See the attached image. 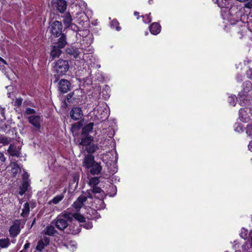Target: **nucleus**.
<instances>
[{
    "label": "nucleus",
    "mask_w": 252,
    "mask_h": 252,
    "mask_svg": "<svg viewBox=\"0 0 252 252\" xmlns=\"http://www.w3.org/2000/svg\"><path fill=\"white\" fill-rule=\"evenodd\" d=\"M245 7L248 8L252 9V0H250L249 2L245 4Z\"/></svg>",
    "instance_id": "79ce46f5"
},
{
    "label": "nucleus",
    "mask_w": 252,
    "mask_h": 252,
    "mask_svg": "<svg viewBox=\"0 0 252 252\" xmlns=\"http://www.w3.org/2000/svg\"><path fill=\"white\" fill-rule=\"evenodd\" d=\"M102 106H99L97 109L98 116L102 120L106 119L108 117L109 113L106 107H104L105 105L104 104H102Z\"/></svg>",
    "instance_id": "9d476101"
},
{
    "label": "nucleus",
    "mask_w": 252,
    "mask_h": 252,
    "mask_svg": "<svg viewBox=\"0 0 252 252\" xmlns=\"http://www.w3.org/2000/svg\"><path fill=\"white\" fill-rule=\"evenodd\" d=\"M99 201H101L102 203H103V201H102V200H100Z\"/></svg>",
    "instance_id": "052dcab7"
},
{
    "label": "nucleus",
    "mask_w": 252,
    "mask_h": 252,
    "mask_svg": "<svg viewBox=\"0 0 252 252\" xmlns=\"http://www.w3.org/2000/svg\"><path fill=\"white\" fill-rule=\"evenodd\" d=\"M0 114H1V115L4 117V118H5V117H4V110L2 109H0Z\"/></svg>",
    "instance_id": "8fccbe9b"
},
{
    "label": "nucleus",
    "mask_w": 252,
    "mask_h": 252,
    "mask_svg": "<svg viewBox=\"0 0 252 252\" xmlns=\"http://www.w3.org/2000/svg\"><path fill=\"white\" fill-rule=\"evenodd\" d=\"M44 231L45 234L50 236L53 235L57 232L54 227L52 225L47 226L44 229Z\"/></svg>",
    "instance_id": "5701e85b"
},
{
    "label": "nucleus",
    "mask_w": 252,
    "mask_h": 252,
    "mask_svg": "<svg viewBox=\"0 0 252 252\" xmlns=\"http://www.w3.org/2000/svg\"><path fill=\"white\" fill-rule=\"evenodd\" d=\"M246 133L249 136H252V125H249L246 128Z\"/></svg>",
    "instance_id": "58836bf2"
},
{
    "label": "nucleus",
    "mask_w": 252,
    "mask_h": 252,
    "mask_svg": "<svg viewBox=\"0 0 252 252\" xmlns=\"http://www.w3.org/2000/svg\"><path fill=\"white\" fill-rule=\"evenodd\" d=\"M30 212V205L29 203L26 202L24 204L23 208L22 209V212L21 214V215L23 217H27L28 216Z\"/></svg>",
    "instance_id": "a878e982"
},
{
    "label": "nucleus",
    "mask_w": 252,
    "mask_h": 252,
    "mask_svg": "<svg viewBox=\"0 0 252 252\" xmlns=\"http://www.w3.org/2000/svg\"><path fill=\"white\" fill-rule=\"evenodd\" d=\"M71 217L68 213H62L55 220L56 227L60 230H63L68 225V221H70Z\"/></svg>",
    "instance_id": "7ed1b4c3"
},
{
    "label": "nucleus",
    "mask_w": 252,
    "mask_h": 252,
    "mask_svg": "<svg viewBox=\"0 0 252 252\" xmlns=\"http://www.w3.org/2000/svg\"><path fill=\"white\" fill-rule=\"evenodd\" d=\"M248 148L249 150L252 152V140L250 141L248 146Z\"/></svg>",
    "instance_id": "de8ad7c7"
},
{
    "label": "nucleus",
    "mask_w": 252,
    "mask_h": 252,
    "mask_svg": "<svg viewBox=\"0 0 252 252\" xmlns=\"http://www.w3.org/2000/svg\"><path fill=\"white\" fill-rule=\"evenodd\" d=\"M247 75L249 78H252V69H250L247 72Z\"/></svg>",
    "instance_id": "49530a36"
},
{
    "label": "nucleus",
    "mask_w": 252,
    "mask_h": 252,
    "mask_svg": "<svg viewBox=\"0 0 252 252\" xmlns=\"http://www.w3.org/2000/svg\"><path fill=\"white\" fill-rule=\"evenodd\" d=\"M87 193H88V196L89 198H92V196L90 194V191L88 190L87 191Z\"/></svg>",
    "instance_id": "864d4df0"
},
{
    "label": "nucleus",
    "mask_w": 252,
    "mask_h": 252,
    "mask_svg": "<svg viewBox=\"0 0 252 252\" xmlns=\"http://www.w3.org/2000/svg\"><path fill=\"white\" fill-rule=\"evenodd\" d=\"M61 48L58 47V46H53L51 51V58L52 60H54L55 58H59L62 54V51Z\"/></svg>",
    "instance_id": "ddd939ff"
},
{
    "label": "nucleus",
    "mask_w": 252,
    "mask_h": 252,
    "mask_svg": "<svg viewBox=\"0 0 252 252\" xmlns=\"http://www.w3.org/2000/svg\"><path fill=\"white\" fill-rule=\"evenodd\" d=\"M87 229L91 228L93 227L92 223H88L87 224V226H85Z\"/></svg>",
    "instance_id": "3c124183"
},
{
    "label": "nucleus",
    "mask_w": 252,
    "mask_h": 252,
    "mask_svg": "<svg viewBox=\"0 0 252 252\" xmlns=\"http://www.w3.org/2000/svg\"><path fill=\"white\" fill-rule=\"evenodd\" d=\"M71 84L65 79H61L58 83L59 90L62 93H66L70 90Z\"/></svg>",
    "instance_id": "423d86ee"
},
{
    "label": "nucleus",
    "mask_w": 252,
    "mask_h": 252,
    "mask_svg": "<svg viewBox=\"0 0 252 252\" xmlns=\"http://www.w3.org/2000/svg\"><path fill=\"white\" fill-rule=\"evenodd\" d=\"M66 44V41L65 40V36L63 34L61 37L59 39L58 42L55 45V46H58V47L61 48V49L63 48Z\"/></svg>",
    "instance_id": "bb28decb"
},
{
    "label": "nucleus",
    "mask_w": 252,
    "mask_h": 252,
    "mask_svg": "<svg viewBox=\"0 0 252 252\" xmlns=\"http://www.w3.org/2000/svg\"><path fill=\"white\" fill-rule=\"evenodd\" d=\"M235 130L239 132H242L243 131L242 127L240 125H236Z\"/></svg>",
    "instance_id": "37998d69"
},
{
    "label": "nucleus",
    "mask_w": 252,
    "mask_h": 252,
    "mask_svg": "<svg viewBox=\"0 0 252 252\" xmlns=\"http://www.w3.org/2000/svg\"><path fill=\"white\" fill-rule=\"evenodd\" d=\"M28 119L29 123L33 125L37 129L40 128V124L42 120L39 116L32 115L29 116Z\"/></svg>",
    "instance_id": "0eeeda50"
},
{
    "label": "nucleus",
    "mask_w": 252,
    "mask_h": 252,
    "mask_svg": "<svg viewBox=\"0 0 252 252\" xmlns=\"http://www.w3.org/2000/svg\"><path fill=\"white\" fill-rule=\"evenodd\" d=\"M249 233L250 232H248V230H246L245 228H242L241 229L240 236L244 239H246L248 238H249Z\"/></svg>",
    "instance_id": "72a5a7b5"
},
{
    "label": "nucleus",
    "mask_w": 252,
    "mask_h": 252,
    "mask_svg": "<svg viewBox=\"0 0 252 252\" xmlns=\"http://www.w3.org/2000/svg\"><path fill=\"white\" fill-rule=\"evenodd\" d=\"M96 211L95 210L90 209L89 212L87 214V218L90 220L95 219L96 217L94 216L96 214Z\"/></svg>",
    "instance_id": "2f4dec72"
},
{
    "label": "nucleus",
    "mask_w": 252,
    "mask_h": 252,
    "mask_svg": "<svg viewBox=\"0 0 252 252\" xmlns=\"http://www.w3.org/2000/svg\"><path fill=\"white\" fill-rule=\"evenodd\" d=\"M98 149L96 144H94L93 142L90 143L87 147H86V151L89 153H93Z\"/></svg>",
    "instance_id": "393cba45"
},
{
    "label": "nucleus",
    "mask_w": 252,
    "mask_h": 252,
    "mask_svg": "<svg viewBox=\"0 0 252 252\" xmlns=\"http://www.w3.org/2000/svg\"><path fill=\"white\" fill-rule=\"evenodd\" d=\"M248 109L241 108L239 110V118L240 120L244 122H248L249 120V115L247 112Z\"/></svg>",
    "instance_id": "4468645a"
},
{
    "label": "nucleus",
    "mask_w": 252,
    "mask_h": 252,
    "mask_svg": "<svg viewBox=\"0 0 252 252\" xmlns=\"http://www.w3.org/2000/svg\"><path fill=\"white\" fill-rule=\"evenodd\" d=\"M92 191L94 193H100L102 196L104 195V192L103 191V190L100 187H98L97 186L92 187Z\"/></svg>",
    "instance_id": "473e14b6"
},
{
    "label": "nucleus",
    "mask_w": 252,
    "mask_h": 252,
    "mask_svg": "<svg viewBox=\"0 0 252 252\" xmlns=\"http://www.w3.org/2000/svg\"><path fill=\"white\" fill-rule=\"evenodd\" d=\"M23 99L21 98H18L16 99L15 101V105L17 106H19L21 105Z\"/></svg>",
    "instance_id": "a19ab883"
},
{
    "label": "nucleus",
    "mask_w": 252,
    "mask_h": 252,
    "mask_svg": "<svg viewBox=\"0 0 252 252\" xmlns=\"http://www.w3.org/2000/svg\"><path fill=\"white\" fill-rule=\"evenodd\" d=\"M148 32H145V35H148Z\"/></svg>",
    "instance_id": "13d9d810"
},
{
    "label": "nucleus",
    "mask_w": 252,
    "mask_h": 252,
    "mask_svg": "<svg viewBox=\"0 0 252 252\" xmlns=\"http://www.w3.org/2000/svg\"><path fill=\"white\" fill-rule=\"evenodd\" d=\"M0 61H1L2 63H3L5 64H7V63L6 62V61L1 57H0Z\"/></svg>",
    "instance_id": "603ef678"
},
{
    "label": "nucleus",
    "mask_w": 252,
    "mask_h": 252,
    "mask_svg": "<svg viewBox=\"0 0 252 252\" xmlns=\"http://www.w3.org/2000/svg\"><path fill=\"white\" fill-rule=\"evenodd\" d=\"M30 243H28H28H26L25 244V245H24V249L26 250V249H27L29 248V247H30Z\"/></svg>",
    "instance_id": "09e8293b"
},
{
    "label": "nucleus",
    "mask_w": 252,
    "mask_h": 252,
    "mask_svg": "<svg viewBox=\"0 0 252 252\" xmlns=\"http://www.w3.org/2000/svg\"><path fill=\"white\" fill-rule=\"evenodd\" d=\"M152 34L157 35L160 32V26L157 23H153L149 27Z\"/></svg>",
    "instance_id": "dca6fc26"
},
{
    "label": "nucleus",
    "mask_w": 252,
    "mask_h": 252,
    "mask_svg": "<svg viewBox=\"0 0 252 252\" xmlns=\"http://www.w3.org/2000/svg\"><path fill=\"white\" fill-rule=\"evenodd\" d=\"M54 71L56 73L55 75L56 79L55 82L58 81V77L65 75L69 68V65L67 61L59 60L55 63L53 67Z\"/></svg>",
    "instance_id": "f03ea898"
},
{
    "label": "nucleus",
    "mask_w": 252,
    "mask_h": 252,
    "mask_svg": "<svg viewBox=\"0 0 252 252\" xmlns=\"http://www.w3.org/2000/svg\"><path fill=\"white\" fill-rule=\"evenodd\" d=\"M31 180L28 174H24L22 178V183L19 186V194L22 196L26 191L31 189L30 186Z\"/></svg>",
    "instance_id": "20e7f679"
},
{
    "label": "nucleus",
    "mask_w": 252,
    "mask_h": 252,
    "mask_svg": "<svg viewBox=\"0 0 252 252\" xmlns=\"http://www.w3.org/2000/svg\"><path fill=\"white\" fill-rule=\"evenodd\" d=\"M64 197L63 195L60 194L54 197L49 202V204H51L53 203L54 204H58L59 202H60Z\"/></svg>",
    "instance_id": "cd10ccee"
},
{
    "label": "nucleus",
    "mask_w": 252,
    "mask_h": 252,
    "mask_svg": "<svg viewBox=\"0 0 252 252\" xmlns=\"http://www.w3.org/2000/svg\"><path fill=\"white\" fill-rule=\"evenodd\" d=\"M218 5L219 7H224V5L222 4H220V3H218Z\"/></svg>",
    "instance_id": "5fc2aeb1"
},
{
    "label": "nucleus",
    "mask_w": 252,
    "mask_h": 252,
    "mask_svg": "<svg viewBox=\"0 0 252 252\" xmlns=\"http://www.w3.org/2000/svg\"><path fill=\"white\" fill-rule=\"evenodd\" d=\"M10 245L9 239L2 238L0 239V248L5 249L8 248Z\"/></svg>",
    "instance_id": "b1692460"
},
{
    "label": "nucleus",
    "mask_w": 252,
    "mask_h": 252,
    "mask_svg": "<svg viewBox=\"0 0 252 252\" xmlns=\"http://www.w3.org/2000/svg\"><path fill=\"white\" fill-rule=\"evenodd\" d=\"M152 0H149V4H151V1H152Z\"/></svg>",
    "instance_id": "4d7b16f0"
},
{
    "label": "nucleus",
    "mask_w": 252,
    "mask_h": 252,
    "mask_svg": "<svg viewBox=\"0 0 252 252\" xmlns=\"http://www.w3.org/2000/svg\"><path fill=\"white\" fill-rule=\"evenodd\" d=\"M151 13H149V14L145 15L144 16H142L143 19V21L145 23L148 24L151 22L152 19L151 17H150Z\"/></svg>",
    "instance_id": "4c0bfd02"
},
{
    "label": "nucleus",
    "mask_w": 252,
    "mask_h": 252,
    "mask_svg": "<svg viewBox=\"0 0 252 252\" xmlns=\"http://www.w3.org/2000/svg\"><path fill=\"white\" fill-rule=\"evenodd\" d=\"M110 26L112 28H115L117 31H120L121 29L119 26V23L116 19H114L111 21L110 23Z\"/></svg>",
    "instance_id": "c756f323"
},
{
    "label": "nucleus",
    "mask_w": 252,
    "mask_h": 252,
    "mask_svg": "<svg viewBox=\"0 0 252 252\" xmlns=\"http://www.w3.org/2000/svg\"><path fill=\"white\" fill-rule=\"evenodd\" d=\"M68 53L72 55L73 57L76 59L78 57H79V55L80 54V52L77 49H69Z\"/></svg>",
    "instance_id": "7c9ffc66"
},
{
    "label": "nucleus",
    "mask_w": 252,
    "mask_h": 252,
    "mask_svg": "<svg viewBox=\"0 0 252 252\" xmlns=\"http://www.w3.org/2000/svg\"><path fill=\"white\" fill-rule=\"evenodd\" d=\"M80 144L87 147L93 140L94 138L92 136H83Z\"/></svg>",
    "instance_id": "a211bd4d"
},
{
    "label": "nucleus",
    "mask_w": 252,
    "mask_h": 252,
    "mask_svg": "<svg viewBox=\"0 0 252 252\" xmlns=\"http://www.w3.org/2000/svg\"><path fill=\"white\" fill-rule=\"evenodd\" d=\"M87 197L84 195L80 196L72 205L77 212L79 211L84 205V203L87 200Z\"/></svg>",
    "instance_id": "6e6552de"
},
{
    "label": "nucleus",
    "mask_w": 252,
    "mask_h": 252,
    "mask_svg": "<svg viewBox=\"0 0 252 252\" xmlns=\"http://www.w3.org/2000/svg\"><path fill=\"white\" fill-rule=\"evenodd\" d=\"M10 235L12 237L16 236L20 232V229L19 224H14L9 230Z\"/></svg>",
    "instance_id": "2eb2a0df"
},
{
    "label": "nucleus",
    "mask_w": 252,
    "mask_h": 252,
    "mask_svg": "<svg viewBox=\"0 0 252 252\" xmlns=\"http://www.w3.org/2000/svg\"><path fill=\"white\" fill-rule=\"evenodd\" d=\"M72 20L71 16L69 14H67L64 16L63 22L66 27L70 26L72 22Z\"/></svg>",
    "instance_id": "c85d7f7f"
},
{
    "label": "nucleus",
    "mask_w": 252,
    "mask_h": 252,
    "mask_svg": "<svg viewBox=\"0 0 252 252\" xmlns=\"http://www.w3.org/2000/svg\"><path fill=\"white\" fill-rule=\"evenodd\" d=\"M89 31L87 30H86L82 31H80V33H79V34L84 36V35H87L89 33Z\"/></svg>",
    "instance_id": "c03bdc74"
},
{
    "label": "nucleus",
    "mask_w": 252,
    "mask_h": 252,
    "mask_svg": "<svg viewBox=\"0 0 252 252\" xmlns=\"http://www.w3.org/2000/svg\"><path fill=\"white\" fill-rule=\"evenodd\" d=\"M134 15H135V16H137V15L138 16V15H139V13H138V12H135L134 13Z\"/></svg>",
    "instance_id": "6e6d98bb"
},
{
    "label": "nucleus",
    "mask_w": 252,
    "mask_h": 252,
    "mask_svg": "<svg viewBox=\"0 0 252 252\" xmlns=\"http://www.w3.org/2000/svg\"><path fill=\"white\" fill-rule=\"evenodd\" d=\"M67 213H68L69 215H70V217L72 218H74L75 220H77L78 221L81 222H83L85 221V218L79 213H74L70 214L68 211V209L67 210Z\"/></svg>",
    "instance_id": "4be33fe9"
},
{
    "label": "nucleus",
    "mask_w": 252,
    "mask_h": 252,
    "mask_svg": "<svg viewBox=\"0 0 252 252\" xmlns=\"http://www.w3.org/2000/svg\"><path fill=\"white\" fill-rule=\"evenodd\" d=\"M45 241L47 243V239H46Z\"/></svg>",
    "instance_id": "680f3d73"
},
{
    "label": "nucleus",
    "mask_w": 252,
    "mask_h": 252,
    "mask_svg": "<svg viewBox=\"0 0 252 252\" xmlns=\"http://www.w3.org/2000/svg\"><path fill=\"white\" fill-rule=\"evenodd\" d=\"M6 158L4 156V155L0 152V161L4 162Z\"/></svg>",
    "instance_id": "a18cd8bd"
},
{
    "label": "nucleus",
    "mask_w": 252,
    "mask_h": 252,
    "mask_svg": "<svg viewBox=\"0 0 252 252\" xmlns=\"http://www.w3.org/2000/svg\"><path fill=\"white\" fill-rule=\"evenodd\" d=\"M83 113L81 108L79 107L73 108L70 112V117L74 120H78L81 118Z\"/></svg>",
    "instance_id": "1a4fd4ad"
},
{
    "label": "nucleus",
    "mask_w": 252,
    "mask_h": 252,
    "mask_svg": "<svg viewBox=\"0 0 252 252\" xmlns=\"http://www.w3.org/2000/svg\"><path fill=\"white\" fill-rule=\"evenodd\" d=\"M242 248L245 252H252V231L250 232L249 238Z\"/></svg>",
    "instance_id": "f8f14e48"
},
{
    "label": "nucleus",
    "mask_w": 252,
    "mask_h": 252,
    "mask_svg": "<svg viewBox=\"0 0 252 252\" xmlns=\"http://www.w3.org/2000/svg\"><path fill=\"white\" fill-rule=\"evenodd\" d=\"M10 142V139L6 137H0V143L7 145Z\"/></svg>",
    "instance_id": "c9c22d12"
},
{
    "label": "nucleus",
    "mask_w": 252,
    "mask_h": 252,
    "mask_svg": "<svg viewBox=\"0 0 252 252\" xmlns=\"http://www.w3.org/2000/svg\"><path fill=\"white\" fill-rule=\"evenodd\" d=\"M9 168H11V173H19L22 172L20 167L15 162H11L9 165Z\"/></svg>",
    "instance_id": "aec40b11"
},
{
    "label": "nucleus",
    "mask_w": 252,
    "mask_h": 252,
    "mask_svg": "<svg viewBox=\"0 0 252 252\" xmlns=\"http://www.w3.org/2000/svg\"><path fill=\"white\" fill-rule=\"evenodd\" d=\"M67 4L64 0H58L57 2V9L61 13L65 11L66 9Z\"/></svg>",
    "instance_id": "f3484780"
},
{
    "label": "nucleus",
    "mask_w": 252,
    "mask_h": 252,
    "mask_svg": "<svg viewBox=\"0 0 252 252\" xmlns=\"http://www.w3.org/2000/svg\"><path fill=\"white\" fill-rule=\"evenodd\" d=\"M94 124L90 123L86 125L82 129V134L83 136H88V134L92 131Z\"/></svg>",
    "instance_id": "6ab92c4d"
},
{
    "label": "nucleus",
    "mask_w": 252,
    "mask_h": 252,
    "mask_svg": "<svg viewBox=\"0 0 252 252\" xmlns=\"http://www.w3.org/2000/svg\"><path fill=\"white\" fill-rule=\"evenodd\" d=\"M35 113V110L30 108H27L25 112V113L28 115L34 114Z\"/></svg>",
    "instance_id": "ea45409f"
},
{
    "label": "nucleus",
    "mask_w": 252,
    "mask_h": 252,
    "mask_svg": "<svg viewBox=\"0 0 252 252\" xmlns=\"http://www.w3.org/2000/svg\"><path fill=\"white\" fill-rule=\"evenodd\" d=\"M82 166L87 172H90V173H100L102 169L100 165L94 161V156L90 154L85 156L82 161Z\"/></svg>",
    "instance_id": "f257e3e1"
},
{
    "label": "nucleus",
    "mask_w": 252,
    "mask_h": 252,
    "mask_svg": "<svg viewBox=\"0 0 252 252\" xmlns=\"http://www.w3.org/2000/svg\"><path fill=\"white\" fill-rule=\"evenodd\" d=\"M9 154L12 156L19 157L21 156L20 148L13 144H11L7 150Z\"/></svg>",
    "instance_id": "9b49d317"
},
{
    "label": "nucleus",
    "mask_w": 252,
    "mask_h": 252,
    "mask_svg": "<svg viewBox=\"0 0 252 252\" xmlns=\"http://www.w3.org/2000/svg\"><path fill=\"white\" fill-rule=\"evenodd\" d=\"M48 29L56 37L59 36L62 32L63 25L61 22L55 21L50 23Z\"/></svg>",
    "instance_id": "39448f33"
},
{
    "label": "nucleus",
    "mask_w": 252,
    "mask_h": 252,
    "mask_svg": "<svg viewBox=\"0 0 252 252\" xmlns=\"http://www.w3.org/2000/svg\"><path fill=\"white\" fill-rule=\"evenodd\" d=\"M23 172L24 174L27 173V172H25L24 170H23Z\"/></svg>",
    "instance_id": "bf43d9fd"
},
{
    "label": "nucleus",
    "mask_w": 252,
    "mask_h": 252,
    "mask_svg": "<svg viewBox=\"0 0 252 252\" xmlns=\"http://www.w3.org/2000/svg\"><path fill=\"white\" fill-rule=\"evenodd\" d=\"M45 244L42 240H40L36 247V249L39 251H42V250L45 247Z\"/></svg>",
    "instance_id": "f704fd0d"
},
{
    "label": "nucleus",
    "mask_w": 252,
    "mask_h": 252,
    "mask_svg": "<svg viewBox=\"0 0 252 252\" xmlns=\"http://www.w3.org/2000/svg\"><path fill=\"white\" fill-rule=\"evenodd\" d=\"M99 177H88V184L91 188L96 186L100 182Z\"/></svg>",
    "instance_id": "412c9836"
},
{
    "label": "nucleus",
    "mask_w": 252,
    "mask_h": 252,
    "mask_svg": "<svg viewBox=\"0 0 252 252\" xmlns=\"http://www.w3.org/2000/svg\"><path fill=\"white\" fill-rule=\"evenodd\" d=\"M236 99L237 98L235 95H231L228 98V102L230 105L235 106Z\"/></svg>",
    "instance_id": "e433bc0d"
}]
</instances>
